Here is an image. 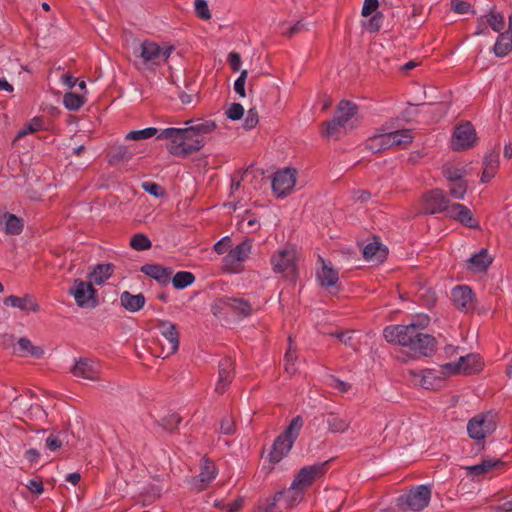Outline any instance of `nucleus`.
I'll list each match as a JSON object with an SVG mask.
<instances>
[{
  "mask_svg": "<svg viewBox=\"0 0 512 512\" xmlns=\"http://www.w3.org/2000/svg\"><path fill=\"white\" fill-rule=\"evenodd\" d=\"M295 260V251L284 248L273 254L270 262L275 273H280L286 280L295 282L298 277Z\"/></svg>",
  "mask_w": 512,
  "mask_h": 512,
  "instance_id": "obj_7",
  "label": "nucleus"
},
{
  "mask_svg": "<svg viewBox=\"0 0 512 512\" xmlns=\"http://www.w3.org/2000/svg\"><path fill=\"white\" fill-rule=\"evenodd\" d=\"M158 134L159 133H158V129L157 128L148 127V128L142 129V130L130 131L125 136V139L126 140L139 141V140H144V139L151 138L153 136H157Z\"/></svg>",
  "mask_w": 512,
  "mask_h": 512,
  "instance_id": "obj_42",
  "label": "nucleus"
},
{
  "mask_svg": "<svg viewBox=\"0 0 512 512\" xmlns=\"http://www.w3.org/2000/svg\"><path fill=\"white\" fill-rule=\"evenodd\" d=\"M202 461L201 472L194 478V486L198 491L205 490L208 484L217 476L215 464L207 458H203Z\"/></svg>",
  "mask_w": 512,
  "mask_h": 512,
  "instance_id": "obj_23",
  "label": "nucleus"
},
{
  "mask_svg": "<svg viewBox=\"0 0 512 512\" xmlns=\"http://www.w3.org/2000/svg\"><path fill=\"white\" fill-rule=\"evenodd\" d=\"M228 62L232 71L237 72L241 67V56L237 52H230L228 55Z\"/></svg>",
  "mask_w": 512,
  "mask_h": 512,
  "instance_id": "obj_63",
  "label": "nucleus"
},
{
  "mask_svg": "<svg viewBox=\"0 0 512 512\" xmlns=\"http://www.w3.org/2000/svg\"><path fill=\"white\" fill-rule=\"evenodd\" d=\"M448 217L460 222L463 226L470 229H480L479 222L474 217L472 211L460 203L451 204Z\"/></svg>",
  "mask_w": 512,
  "mask_h": 512,
  "instance_id": "obj_16",
  "label": "nucleus"
},
{
  "mask_svg": "<svg viewBox=\"0 0 512 512\" xmlns=\"http://www.w3.org/2000/svg\"><path fill=\"white\" fill-rule=\"evenodd\" d=\"M220 431L225 435H231L235 432V423L229 416L222 418L220 422Z\"/></svg>",
  "mask_w": 512,
  "mask_h": 512,
  "instance_id": "obj_58",
  "label": "nucleus"
},
{
  "mask_svg": "<svg viewBox=\"0 0 512 512\" xmlns=\"http://www.w3.org/2000/svg\"><path fill=\"white\" fill-rule=\"evenodd\" d=\"M424 326L417 323L388 325L383 329V337L388 343L408 348L412 359L431 357L437 350L436 338L423 333Z\"/></svg>",
  "mask_w": 512,
  "mask_h": 512,
  "instance_id": "obj_1",
  "label": "nucleus"
},
{
  "mask_svg": "<svg viewBox=\"0 0 512 512\" xmlns=\"http://www.w3.org/2000/svg\"><path fill=\"white\" fill-rule=\"evenodd\" d=\"M234 361L226 357L219 362V379L215 388L218 394H223L228 389L234 378Z\"/></svg>",
  "mask_w": 512,
  "mask_h": 512,
  "instance_id": "obj_19",
  "label": "nucleus"
},
{
  "mask_svg": "<svg viewBox=\"0 0 512 512\" xmlns=\"http://www.w3.org/2000/svg\"><path fill=\"white\" fill-rule=\"evenodd\" d=\"M297 170L286 167L274 173L272 178V191L278 198L288 196L296 184Z\"/></svg>",
  "mask_w": 512,
  "mask_h": 512,
  "instance_id": "obj_13",
  "label": "nucleus"
},
{
  "mask_svg": "<svg viewBox=\"0 0 512 512\" xmlns=\"http://www.w3.org/2000/svg\"><path fill=\"white\" fill-rule=\"evenodd\" d=\"M383 138L392 146H407L413 141L412 132L409 129L389 132Z\"/></svg>",
  "mask_w": 512,
  "mask_h": 512,
  "instance_id": "obj_32",
  "label": "nucleus"
},
{
  "mask_svg": "<svg viewBox=\"0 0 512 512\" xmlns=\"http://www.w3.org/2000/svg\"><path fill=\"white\" fill-rule=\"evenodd\" d=\"M19 352L22 356L29 355L35 359H40L44 355V349L41 346L33 345L32 342L26 338L21 337L18 340Z\"/></svg>",
  "mask_w": 512,
  "mask_h": 512,
  "instance_id": "obj_34",
  "label": "nucleus"
},
{
  "mask_svg": "<svg viewBox=\"0 0 512 512\" xmlns=\"http://www.w3.org/2000/svg\"><path fill=\"white\" fill-rule=\"evenodd\" d=\"M157 328L160 330L161 335L166 339L167 353L164 358L176 353L179 349L180 336L177 326L168 320H157Z\"/></svg>",
  "mask_w": 512,
  "mask_h": 512,
  "instance_id": "obj_14",
  "label": "nucleus"
},
{
  "mask_svg": "<svg viewBox=\"0 0 512 512\" xmlns=\"http://www.w3.org/2000/svg\"><path fill=\"white\" fill-rule=\"evenodd\" d=\"M43 123L44 121L42 117H34L29 123H27L22 129L18 131L16 139H20L28 134L41 130Z\"/></svg>",
  "mask_w": 512,
  "mask_h": 512,
  "instance_id": "obj_43",
  "label": "nucleus"
},
{
  "mask_svg": "<svg viewBox=\"0 0 512 512\" xmlns=\"http://www.w3.org/2000/svg\"><path fill=\"white\" fill-rule=\"evenodd\" d=\"M24 228V221L15 214L4 212L0 215V229L7 235H19Z\"/></svg>",
  "mask_w": 512,
  "mask_h": 512,
  "instance_id": "obj_24",
  "label": "nucleus"
},
{
  "mask_svg": "<svg viewBox=\"0 0 512 512\" xmlns=\"http://www.w3.org/2000/svg\"><path fill=\"white\" fill-rule=\"evenodd\" d=\"M182 134H186L184 128L169 127L163 129L158 135L157 139H166V149L168 152L180 158H187L189 155L201 150V145L185 146Z\"/></svg>",
  "mask_w": 512,
  "mask_h": 512,
  "instance_id": "obj_5",
  "label": "nucleus"
},
{
  "mask_svg": "<svg viewBox=\"0 0 512 512\" xmlns=\"http://www.w3.org/2000/svg\"><path fill=\"white\" fill-rule=\"evenodd\" d=\"M252 248V240L246 239L230 250V257H235L239 262L245 261Z\"/></svg>",
  "mask_w": 512,
  "mask_h": 512,
  "instance_id": "obj_40",
  "label": "nucleus"
},
{
  "mask_svg": "<svg viewBox=\"0 0 512 512\" xmlns=\"http://www.w3.org/2000/svg\"><path fill=\"white\" fill-rule=\"evenodd\" d=\"M259 122L258 112L255 107L250 108L244 119L243 128L245 130H251L256 127Z\"/></svg>",
  "mask_w": 512,
  "mask_h": 512,
  "instance_id": "obj_53",
  "label": "nucleus"
},
{
  "mask_svg": "<svg viewBox=\"0 0 512 512\" xmlns=\"http://www.w3.org/2000/svg\"><path fill=\"white\" fill-rule=\"evenodd\" d=\"M483 464L485 465L486 473L498 469L500 467H503L505 463L500 459H494V458H486L482 460Z\"/></svg>",
  "mask_w": 512,
  "mask_h": 512,
  "instance_id": "obj_61",
  "label": "nucleus"
},
{
  "mask_svg": "<svg viewBox=\"0 0 512 512\" xmlns=\"http://www.w3.org/2000/svg\"><path fill=\"white\" fill-rule=\"evenodd\" d=\"M330 461L331 460H327L302 467L295 475L292 484H294V487L304 492L305 489L312 486L317 479L322 478L327 473Z\"/></svg>",
  "mask_w": 512,
  "mask_h": 512,
  "instance_id": "obj_9",
  "label": "nucleus"
},
{
  "mask_svg": "<svg viewBox=\"0 0 512 512\" xmlns=\"http://www.w3.org/2000/svg\"><path fill=\"white\" fill-rule=\"evenodd\" d=\"M182 136H183V140L185 141V146L201 145V149H202L205 145V138L196 133H189V134L186 133V134H182Z\"/></svg>",
  "mask_w": 512,
  "mask_h": 512,
  "instance_id": "obj_55",
  "label": "nucleus"
},
{
  "mask_svg": "<svg viewBox=\"0 0 512 512\" xmlns=\"http://www.w3.org/2000/svg\"><path fill=\"white\" fill-rule=\"evenodd\" d=\"M85 103V98L82 95L74 92H67L63 97V104L66 109L70 111L79 110Z\"/></svg>",
  "mask_w": 512,
  "mask_h": 512,
  "instance_id": "obj_39",
  "label": "nucleus"
},
{
  "mask_svg": "<svg viewBox=\"0 0 512 512\" xmlns=\"http://www.w3.org/2000/svg\"><path fill=\"white\" fill-rule=\"evenodd\" d=\"M194 5L195 13L200 19L209 20L211 18V12L206 0H196Z\"/></svg>",
  "mask_w": 512,
  "mask_h": 512,
  "instance_id": "obj_52",
  "label": "nucleus"
},
{
  "mask_svg": "<svg viewBox=\"0 0 512 512\" xmlns=\"http://www.w3.org/2000/svg\"><path fill=\"white\" fill-rule=\"evenodd\" d=\"M195 279V275L192 272L179 271L172 278L170 277V282H172L175 289L182 290L192 285Z\"/></svg>",
  "mask_w": 512,
  "mask_h": 512,
  "instance_id": "obj_37",
  "label": "nucleus"
},
{
  "mask_svg": "<svg viewBox=\"0 0 512 512\" xmlns=\"http://www.w3.org/2000/svg\"><path fill=\"white\" fill-rule=\"evenodd\" d=\"M475 294L467 285H458L451 292V300L455 308L462 312L473 309Z\"/></svg>",
  "mask_w": 512,
  "mask_h": 512,
  "instance_id": "obj_15",
  "label": "nucleus"
},
{
  "mask_svg": "<svg viewBox=\"0 0 512 512\" xmlns=\"http://www.w3.org/2000/svg\"><path fill=\"white\" fill-rule=\"evenodd\" d=\"M248 77V71L242 70L239 77L236 79L234 83V90L240 97H245V83Z\"/></svg>",
  "mask_w": 512,
  "mask_h": 512,
  "instance_id": "obj_54",
  "label": "nucleus"
},
{
  "mask_svg": "<svg viewBox=\"0 0 512 512\" xmlns=\"http://www.w3.org/2000/svg\"><path fill=\"white\" fill-rule=\"evenodd\" d=\"M441 368L444 374L455 375L461 373V366L459 360L457 362L443 364Z\"/></svg>",
  "mask_w": 512,
  "mask_h": 512,
  "instance_id": "obj_62",
  "label": "nucleus"
},
{
  "mask_svg": "<svg viewBox=\"0 0 512 512\" xmlns=\"http://www.w3.org/2000/svg\"><path fill=\"white\" fill-rule=\"evenodd\" d=\"M182 421V418L177 413H171L161 419L159 424L163 427V429L167 431H174L180 422Z\"/></svg>",
  "mask_w": 512,
  "mask_h": 512,
  "instance_id": "obj_48",
  "label": "nucleus"
},
{
  "mask_svg": "<svg viewBox=\"0 0 512 512\" xmlns=\"http://www.w3.org/2000/svg\"><path fill=\"white\" fill-rule=\"evenodd\" d=\"M449 193L450 195L455 199H463L467 189L468 184L467 181L464 179L452 182L448 185Z\"/></svg>",
  "mask_w": 512,
  "mask_h": 512,
  "instance_id": "obj_44",
  "label": "nucleus"
},
{
  "mask_svg": "<svg viewBox=\"0 0 512 512\" xmlns=\"http://www.w3.org/2000/svg\"><path fill=\"white\" fill-rule=\"evenodd\" d=\"M3 302L5 305H11L25 312L31 311L36 313L40 310L39 304L36 302L35 298L30 294H25L22 297L10 295L8 297H5Z\"/></svg>",
  "mask_w": 512,
  "mask_h": 512,
  "instance_id": "obj_25",
  "label": "nucleus"
},
{
  "mask_svg": "<svg viewBox=\"0 0 512 512\" xmlns=\"http://www.w3.org/2000/svg\"><path fill=\"white\" fill-rule=\"evenodd\" d=\"M492 261L493 258L489 255L488 250L482 248L469 258L467 269L472 272H486Z\"/></svg>",
  "mask_w": 512,
  "mask_h": 512,
  "instance_id": "obj_26",
  "label": "nucleus"
},
{
  "mask_svg": "<svg viewBox=\"0 0 512 512\" xmlns=\"http://www.w3.org/2000/svg\"><path fill=\"white\" fill-rule=\"evenodd\" d=\"M352 119V102L342 100L337 106L335 116L321 124V136L339 140L346 134V124Z\"/></svg>",
  "mask_w": 512,
  "mask_h": 512,
  "instance_id": "obj_3",
  "label": "nucleus"
},
{
  "mask_svg": "<svg viewBox=\"0 0 512 512\" xmlns=\"http://www.w3.org/2000/svg\"><path fill=\"white\" fill-rule=\"evenodd\" d=\"M423 213L433 215L446 213L448 216L451 208L450 200L442 189H432L422 196Z\"/></svg>",
  "mask_w": 512,
  "mask_h": 512,
  "instance_id": "obj_11",
  "label": "nucleus"
},
{
  "mask_svg": "<svg viewBox=\"0 0 512 512\" xmlns=\"http://www.w3.org/2000/svg\"><path fill=\"white\" fill-rule=\"evenodd\" d=\"M133 153L125 145L112 147L108 152V162L111 165H118L120 163L131 160Z\"/></svg>",
  "mask_w": 512,
  "mask_h": 512,
  "instance_id": "obj_33",
  "label": "nucleus"
},
{
  "mask_svg": "<svg viewBox=\"0 0 512 512\" xmlns=\"http://www.w3.org/2000/svg\"><path fill=\"white\" fill-rule=\"evenodd\" d=\"M230 301V297H221L217 298L211 305V312L214 316L220 317L224 314L225 310L229 308L228 303Z\"/></svg>",
  "mask_w": 512,
  "mask_h": 512,
  "instance_id": "obj_49",
  "label": "nucleus"
},
{
  "mask_svg": "<svg viewBox=\"0 0 512 512\" xmlns=\"http://www.w3.org/2000/svg\"><path fill=\"white\" fill-rule=\"evenodd\" d=\"M379 7L378 0H364V4L362 7V15L367 17L377 12V8Z\"/></svg>",
  "mask_w": 512,
  "mask_h": 512,
  "instance_id": "obj_59",
  "label": "nucleus"
},
{
  "mask_svg": "<svg viewBox=\"0 0 512 512\" xmlns=\"http://www.w3.org/2000/svg\"><path fill=\"white\" fill-rule=\"evenodd\" d=\"M228 306L229 309L241 317H248L252 314V306L246 299L230 297Z\"/></svg>",
  "mask_w": 512,
  "mask_h": 512,
  "instance_id": "obj_36",
  "label": "nucleus"
},
{
  "mask_svg": "<svg viewBox=\"0 0 512 512\" xmlns=\"http://www.w3.org/2000/svg\"><path fill=\"white\" fill-rule=\"evenodd\" d=\"M461 372L466 375H472L483 369L484 363L479 354L470 353L459 358Z\"/></svg>",
  "mask_w": 512,
  "mask_h": 512,
  "instance_id": "obj_28",
  "label": "nucleus"
},
{
  "mask_svg": "<svg viewBox=\"0 0 512 512\" xmlns=\"http://www.w3.org/2000/svg\"><path fill=\"white\" fill-rule=\"evenodd\" d=\"M68 293L74 297L76 304L81 308L93 309L99 304L98 291L93 287L91 281L74 279Z\"/></svg>",
  "mask_w": 512,
  "mask_h": 512,
  "instance_id": "obj_8",
  "label": "nucleus"
},
{
  "mask_svg": "<svg viewBox=\"0 0 512 512\" xmlns=\"http://www.w3.org/2000/svg\"><path fill=\"white\" fill-rule=\"evenodd\" d=\"M303 424V417L297 415L290 421L285 430L275 438L268 454L270 463L277 464L288 455L300 434Z\"/></svg>",
  "mask_w": 512,
  "mask_h": 512,
  "instance_id": "obj_2",
  "label": "nucleus"
},
{
  "mask_svg": "<svg viewBox=\"0 0 512 512\" xmlns=\"http://www.w3.org/2000/svg\"><path fill=\"white\" fill-rule=\"evenodd\" d=\"M76 377L88 380H97L100 373V365L92 359L80 357L71 369Z\"/></svg>",
  "mask_w": 512,
  "mask_h": 512,
  "instance_id": "obj_17",
  "label": "nucleus"
},
{
  "mask_svg": "<svg viewBox=\"0 0 512 512\" xmlns=\"http://www.w3.org/2000/svg\"><path fill=\"white\" fill-rule=\"evenodd\" d=\"M500 165V152L499 149H492L485 153L483 158V172L481 175V182L488 183L495 177Z\"/></svg>",
  "mask_w": 512,
  "mask_h": 512,
  "instance_id": "obj_20",
  "label": "nucleus"
},
{
  "mask_svg": "<svg viewBox=\"0 0 512 512\" xmlns=\"http://www.w3.org/2000/svg\"><path fill=\"white\" fill-rule=\"evenodd\" d=\"M431 493L429 485H418L409 492L400 495L397 499V505L403 511H421L429 505Z\"/></svg>",
  "mask_w": 512,
  "mask_h": 512,
  "instance_id": "obj_6",
  "label": "nucleus"
},
{
  "mask_svg": "<svg viewBox=\"0 0 512 512\" xmlns=\"http://www.w3.org/2000/svg\"><path fill=\"white\" fill-rule=\"evenodd\" d=\"M330 386L344 393L350 389V384L348 382H344L337 377L330 376Z\"/></svg>",
  "mask_w": 512,
  "mask_h": 512,
  "instance_id": "obj_64",
  "label": "nucleus"
},
{
  "mask_svg": "<svg viewBox=\"0 0 512 512\" xmlns=\"http://www.w3.org/2000/svg\"><path fill=\"white\" fill-rule=\"evenodd\" d=\"M478 137L471 122L466 121L457 125L454 129L451 148L454 151H465L474 147Z\"/></svg>",
  "mask_w": 512,
  "mask_h": 512,
  "instance_id": "obj_12",
  "label": "nucleus"
},
{
  "mask_svg": "<svg viewBox=\"0 0 512 512\" xmlns=\"http://www.w3.org/2000/svg\"><path fill=\"white\" fill-rule=\"evenodd\" d=\"M485 17L487 18L489 27H491L493 31L502 33L501 31L505 27V19L502 13L497 12L493 7Z\"/></svg>",
  "mask_w": 512,
  "mask_h": 512,
  "instance_id": "obj_38",
  "label": "nucleus"
},
{
  "mask_svg": "<svg viewBox=\"0 0 512 512\" xmlns=\"http://www.w3.org/2000/svg\"><path fill=\"white\" fill-rule=\"evenodd\" d=\"M244 115V108L240 103H233L229 107V109L226 111V116L233 120L237 121L240 120Z\"/></svg>",
  "mask_w": 512,
  "mask_h": 512,
  "instance_id": "obj_56",
  "label": "nucleus"
},
{
  "mask_svg": "<svg viewBox=\"0 0 512 512\" xmlns=\"http://www.w3.org/2000/svg\"><path fill=\"white\" fill-rule=\"evenodd\" d=\"M436 381L441 382L442 378L438 377L434 370L427 369L424 371L421 378V386L425 389H434Z\"/></svg>",
  "mask_w": 512,
  "mask_h": 512,
  "instance_id": "obj_47",
  "label": "nucleus"
},
{
  "mask_svg": "<svg viewBox=\"0 0 512 512\" xmlns=\"http://www.w3.org/2000/svg\"><path fill=\"white\" fill-rule=\"evenodd\" d=\"M322 268L317 272V279L322 287H333L338 282V272L331 267H328L325 261L320 257Z\"/></svg>",
  "mask_w": 512,
  "mask_h": 512,
  "instance_id": "obj_30",
  "label": "nucleus"
},
{
  "mask_svg": "<svg viewBox=\"0 0 512 512\" xmlns=\"http://www.w3.org/2000/svg\"><path fill=\"white\" fill-rule=\"evenodd\" d=\"M230 244H231V239L230 237L228 236H225L223 238H221L219 241H217L215 244H214V251L217 253V254H224L227 252L228 248L230 247Z\"/></svg>",
  "mask_w": 512,
  "mask_h": 512,
  "instance_id": "obj_60",
  "label": "nucleus"
},
{
  "mask_svg": "<svg viewBox=\"0 0 512 512\" xmlns=\"http://www.w3.org/2000/svg\"><path fill=\"white\" fill-rule=\"evenodd\" d=\"M493 51L497 57H505L512 51V35L502 32L497 37Z\"/></svg>",
  "mask_w": 512,
  "mask_h": 512,
  "instance_id": "obj_35",
  "label": "nucleus"
},
{
  "mask_svg": "<svg viewBox=\"0 0 512 512\" xmlns=\"http://www.w3.org/2000/svg\"><path fill=\"white\" fill-rule=\"evenodd\" d=\"M130 247L136 251L149 250L152 247V242L144 233H136L130 239Z\"/></svg>",
  "mask_w": 512,
  "mask_h": 512,
  "instance_id": "obj_41",
  "label": "nucleus"
},
{
  "mask_svg": "<svg viewBox=\"0 0 512 512\" xmlns=\"http://www.w3.org/2000/svg\"><path fill=\"white\" fill-rule=\"evenodd\" d=\"M140 271L163 286L170 282V277L173 274L171 267H164L160 264H144L141 266Z\"/></svg>",
  "mask_w": 512,
  "mask_h": 512,
  "instance_id": "obj_22",
  "label": "nucleus"
},
{
  "mask_svg": "<svg viewBox=\"0 0 512 512\" xmlns=\"http://www.w3.org/2000/svg\"><path fill=\"white\" fill-rule=\"evenodd\" d=\"M388 254V247L377 240L363 246L362 250L364 260L376 266L385 262Z\"/></svg>",
  "mask_w": 512,
  "mask_h": 512,
  "instance_id": "obj_18",
  "label": "nucleus"
},
{
  "mask_svg": "<svg viewBox=\"0 0 512 512\" xmlns=\"http://www.w3.org/2000/svg\"><path fill=\"white\" fill-rule=\"evenodd\" d=\"M443 176L450 182H455L463 179L464 171L462 169L444 166L442 170Z\"/></svg>",
  "mask_w": 512,
  "mask_h": 512,
  "instance_id": "obj_50",
  "label": "nucleus"
},
{
  "mask_svg": "<svg viewBox=\"0 0 512 512\" xmlns=\"http://www.w3.org/2000/svg\"><path fill=\"white\" fill-rule=\"evenodd\" d=\"M134 54L140 56L144 63L160 64V46L155 42L143 41L139 47L134 49Z\"/></svg>",
  "mask_w": 512,
  "mask_h": 512,
  "instance_id": "obj_21",
  "label": "nucleus"
},
{
  "mask_svg": "<svg viewBox=\"0 0 512 512\" xmlns=\"http://www.w3.org/2000/svg\"><path fill=\"white\" fill-rule=\"evenodd\" d=\"M146 302V298L142 293L132 294L129 291H124L120 295L121 306L129 312H137L141 310Z\"/></svg>",
  "mask_w": 512,
  "mask_h": 512,
  "instance_id": "obj_27",
  "label": "nucleus"
},
{
  "mask_svg": "<svg viewBox=\"0 0 512 512\" xmlns=\"http://www.w3.org/2000/svg\"><path fill=\"white\" fill-rule=\"evenodd\" d=\"M384 15L381 12H375L370 19L363 22V27L370 33L378 32L382 26Z\"/></svg>",
  "mask_w": 512,
  "mask_h": 512,
  "instance_id": "obj_45",
  "label": "nucleus"
},
{
  "mask_svg": "<svg viewBox=\"0 0 512 512\" xmlns=\"http://www.w3.org/2000/svg\"><path fill=\"white\" fill-rule=\"evenodd\" d=\"M114 268L112 263H99L88 273V278L96 285H101L113 275Z\"/></svg>",
  "mask_w": 512,
  "mask_h": 512,
  "instance_id": "obj_29",
  "label": "nucleus"
},
{
  "mask_svg": "<svg viewBox=\"0 0 512 512\" xmlns=\"http://www.w3.org/2000/svg\"><path fill=\"white\" fill-rule=\"evenodd\" d=\"M303 496L304 492L291 483L289 488L276 492L271 500H266L264 512H274L278 504L283 509H291L303 500Z\"/></svg>",
  "mask_w": 512,
  "mask_h": 512,
  "instance_id": "obj_10",
  "label": "nucleus"
},
{
  "mask_svg": "<svg viewBox=\"0 0 512 512\" xmlns=\"http://www.w3.org/2000/svg\"><path fill=\"white\" fill-rule=\"evenodd\" d=\"M142 189L145 192H147L150 195H153L157 198L163 197L166 194L165 189L161 185H159L155 182H150V181L144 182L142 184Z\"/></svg>",
  "mask_w": 512,
  "mask_h": 512,
  "instance_id": "obj_51",
  "label": "nucleus"
},
{
  "mask_svg": "<svg viewBox=\"0 0 512 512\" xmlns=\"http://www.w3.org/2000/svg\"><path fill=\"white\" fill-rule=\"evenodd\" d=\"M498 425V413L490 410L472 417L467 424V433L475 441H484L495 432Z\"/></svg>",
  "mask_w": 512,
  "mask_h": 512,
  "instance_id": "obj_4",
  "label": "nucleus"
},
{
  "mask_svg": "<svg viewBox=\"0 0 512 512\" xmlns=\"http://www.w3.org/2000/svg\"><path fill=\"white\" fill-rule=\"evenodd\" d=\"M193 122L194 120H187L185 122V124L189 125L184 128L186 133H196L204 137L205 134H209L217 128V124L213 120L198 119L196 124L190 125Z\"/></svg>",
  "mask_w": 512,
  "mask_h": 512,
  "instance_id": "obj_31",
  "label": "nucleus"
},
{
  "mask_svg": "<svg viewBox=\"0 0 512 512\" xmlns=\"http://www.w3.org/2000/svg\"><path fill=\"white\" fill-rule=\"evenodd\" d=\"M326 423L331 432H343L349 427L346 420L332 414L328 416Z\"/></svg>",
  "mask_w": 512,
  "mask_h": 512,
  "instance_id": "obj_46",
  "label": "nucleus"
},
{
  "mask_svg": "<svg viewBox=\"0 0 512 512\" xmlns=\"http://www.w3.org/2000/svg\"><path fill=\"white\" fill-rule=\"evenodd\" d=\"M469 2L463 0H451V10L457 14H465L471 10Z\"/></svg>",
  "mask_w": 512,
  "mask_h": 512,
  "instance_id": "obj_57",
  "label": "nucleus"
}]
</instances>
